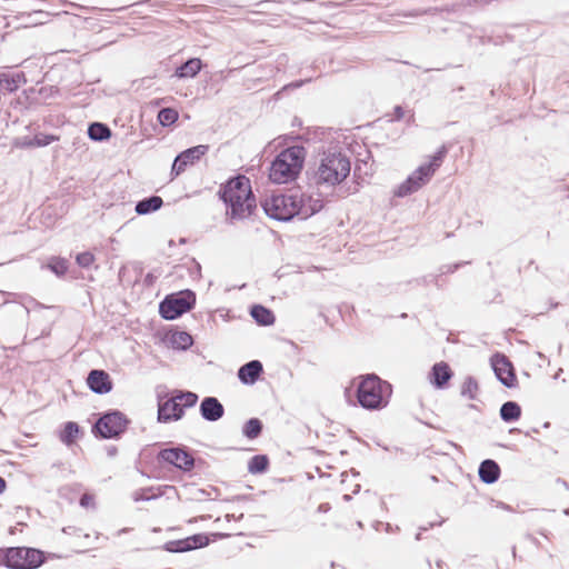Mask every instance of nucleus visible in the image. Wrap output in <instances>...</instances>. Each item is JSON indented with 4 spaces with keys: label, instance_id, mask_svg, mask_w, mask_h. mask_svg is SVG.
Segmentation results:
<instances>
[{
    "label": "nucleus",
    "instance_id": "obj_1",
    "mask_svg": "<svg viewBox=\"0 0 569 569\" xmlns=\"http://www.w3.org/2000/svg\"><path fill=\"white\" fill-rule=\"evenodd\" d=\"M350 170L349 157L338 146H331L318 153L311 180L319 190L335 188L347 179Z\"/></svg>",
    "mask_w": 569,
    "mask_h": 569
},
{
    "label": "nucleus",
    "instance_id": "obj_2",
    "mask_svg": "<svg viewBox=\"0 0 569 569\" xmlns=\"http://www.w3.org/2000/svg\"><path fill=\"white\" fill-rule=\"evenodd\" d=\"M218 194L226 204L227 216L231 220L249 218L257 208L250 180L246 176L239 174L230 178L221 184Z\"/></svg>",
    "mask_w": 569,
    "mask_h": 569
},
{
    "label": "nucleus",
    "instance_id": "obj_3",
    "mask_svg": "<svg viewBox=\"0 0 569 569\" xmlns=\"http://www.w3.org/2000/svg\"><path fill=\"white\" fill-rule=\"evenodd\" d=\"M307 151L302 146L283 149L271 162L269 178L274 183L293 181L303 168Z\"/></svg>",
    "mask_w": 569,
    "mask_h": 569
},
{
    "label": "nucleus",
    "instance_id": "obj_4",
    "mask_svg": "<svg viewBox=\"0 0 569 569\" xmlns=\"http://www.w3.org/2000/svg\"><path fill=\"white\" fill-rule=\"evenodd\" d=\"M356 398L360 407L367 410H379L388 405L385 389L388 383L375 373L356 377L352 382Z\"/></svg>",
    "mask_w": 569,
    "mask_h": 569
},
{
    "label": "nucleus",
    "instance_id": "obj_5",
    "mask_svg": "<svg viewBox=\"0 0 569 569\" xmlns=\"http://www.w3.org/2000/svg\"><path fill=\"white\" fill-rule=\"evenodd\" d=\"M197 401V393L182 390L177 391V393L170 398L159 399L158 421L166 423L180 420L184 415V408L196 406Z\"/></svg>",
    "mask_w": 569,
    "mask_h": 569
},
{
    "label": "nucleus",
    "instance_id": "obj_6",
    "mask_svg": "<svg viewBox=\"0 0 569 569\" xmlns=\"http://www.w3.org/2000/svg\"><path fill=\"white\" fill-rule=\"evenodd\" d=\"M446 157V149L441 148L430 157L428 163L420 166L397 191V196L403 197L421 188L440 168Z\"/></svg>",
    "mask_w": 569,
    "mask_h": 569
},
{
    "label": "nucleus",
    "instance_id": "obj_7",
    "mask_svg": "<svg viewBox=\"0 0 569 569\" xmlns=\"http://www.w3.org/2000/svg\"><path fill=\"white\" fill-rule=\"evenodd\" d=\"M130 420L119 410H110L100 416L92 426V433L101 439H118L127 430Z\"/></svg>",
    "mask_w": 569,
    "mask_h": 569
},
{
    "label": "nucleus",
    "instance_id": "obj_8",
    "mask_svg": "<svg viewBox=\"0 0 569 569\" xmlns=\"http://www.w3.org/2000/svg\"><path fill=\"white\" fill-rule=\"evenodd\" d=\"M196 305V293L190 290H181L166 296L159 303V313L166 320H174L190 311Z\"/></svg>",
    "mask_w": 569,
    "mask_h": 569
},
{
    "label": "nucleus",
    "instance_id": "obj_9",
    "mask_svg": "<svg viewBox=\"0 0 569 569\" xmlns=\"http://www.w3.org/2000/svg\"><path fill=\"white\" fill-rule=\"evenodd\" d=\"M295 192L277 193L267 197L261 203L268 217L278 221H289L297 214Z\"/></svg>",
    "mask_w": 569,
    "mask_h": 569
},
{
    "label": "nucleus",
    "instance_id": "obj_10",
    "mask_svg": "<svg viewBox=\"0 0 569 569\" xmlns=\"http://www.w3.org/2000/svg\"><path fill=\"white\" fill-rule=\"evenodd\" d=\"M6 558L9 569H36L46 560L41 550L28 547H9Z\"/></svg>",
    "mask_w": 569,
    "mask_h": 569
},
{
    "label": "nucleus",
    "instance_id": "obj_11",
    "mask_svg": "<svg viewBox=\"0 0 569 569\" xmlns=\"http://www.w3.org/2000/svg\"><path fill=\"white\" fill-rule=\"evenodd\" d=\"M158 460L172 465L182 471H190L194 467V459L191 453L180 447L160 450Z\"/></svg>",
    "mask_w": 569,
    "mask_h": 569
},
{
    "label": "nucleus",
    "instance_id": "obj_12",
    "mask_svg": "<svg viewBox=\"0 0 569 569\" xmlns=\"http://www.w3.org/2000/svg\"><path fill=\"white\" fill-rule=\"evenodd\" d=\"M209 150L207 144H198L180 152L171 167V174L178 177L182 173L188 166L194 164L201 157H203Z\"/></svg>",
    "mask_w": 569,
    "mask_h": 569
},
{
    "label": "nucleus",
    "instance_id": "obj_13",
    "mask_svg": "<svg viewBox=\"0 0 569 569\" xmlns=\"http://www.w3.org/2000/svg\"><path fill=\"white\" fill-rule=\"evenodd\" d=\"M491 366L497 378L508 388H515L518 379L511 361L501 353H497L491 358Z\"/></svg>",
    "mask_w": 569,
    "mask_h": 569
},
{
    "label": "nucleus",
    "instance_id": "obj_14",
    "mask_svg": "<svg viewBox=\"0 0 569 569\" xmlns=\"http://www.w3.org/2000/svg\"><path fill=\"white\" fill-rule=\"evenodd\" d=\"M209 543L210 539L206 533H196L184 539L168 541L163 549L168 552H187L207 547Z\"/></svg>",
    "mask_w": 569,
    "mask_h": 569
},
{
    "label": "nucleus",
    "instance_id": "obj_15",
    "mask_svg": "<svg viewBox=\"0 0 569 569\" xmlns=\"http://www.w3.org/2000/svg\"><path fill=\"white\" fill-rule=\"evenodd\" d=\"M297 214L301 219H308L323 208V200L318 196L295 192Z\"/></svg>",
    "mask_w": 569,
    "mask_h": 569
},
{
    "label": "nucleus",
    "instance_id": "obj_16",
    "mask_svg": "<svg viewBox=\"0 0 569 569\" xmlns=\"http://www.w3.org/2000/svg\"><path fill=\"white\" fill-rule=\"evenodd\" d=\"M88 388L97 395H106L112 390L110 375L102 369H92L87 377Z\"/></svg>",
    "mask_w": 569,
    "mask_h": 569
},
{
    "label": "nucleus",
    "instance_id": "obj_17",
    "mask_svg": "<svg viewBox=\"0 0 569 569\" xmlns=\"http://www.w3.org/2000/svg\"><path fill=\"white\" fill-rule=\"evenodd\" d=\"M201 417L210 422L218 421L224 415L222 403L216 397H204L200 403Z\"/></svg>",
    "mask_w": 569,
    "mask_h": 569
},
{
    "label": "nucleus",
    "instance_id": "obj_18",
    "mask_svg": "<svg viewBox=\"0 0 569 569\" xmlns=\"http://www.w3.org/2000/svg\"><path fill=\"white\" fill-rule=\"evenodd\" d=\"M262 372V363L259 360H251L239 368L238 379L243 385H253Z\"/></svg>",
    "mask_w": 569,
    "mask_h": 569
},
{
    "label": "nucleus",
    "instance_id": "obj_19",
    "mask_svg": "<svg viewBox=\"0 0 569 569\" xmlns=\"http://www.w3.org/2000/svg\"><path fill=\"white\" fill-rule=\"evenodd\" d=\"M452 370L449 365L445 361H440L433 365L430 373V381L437 388H445L449 380L452 378Z\"/></svg>",
    "mask_w": 569,
    "mask_h": 569
},
{
    "label": "nucleus",
    "instance_id": "obj_20",
    "mask_svg": "<svg viewBox=\"0 0 569 569\" xmlns=\"http://www.w3.org/2000/svg\"><path fill=\"white\" fill-rule=\"evenodd\" d=\"M27 82L23 72L0 73V89L8 92H14L19 87Z\"/></svg>",
    "mask_w": 569,
    "mask_h": 569
},
{
    "label": "nucleus",
    "instance_id": "obj_21",
    "mask_svg": "<svg viewBox=\"0 0 569 569\" xmlns=\"http://www.w3.org/2000/svg\"><path fill=\"white\" fill-rule=\"evenodd\" d=\"M163 206V200L159 196H150L147 198H143L142 200H139L136 203V212L139 216L149 214L152 212H156Z\"/></svg>",
    "mask_w": 569,
    "mask_h": 569
},
{
    "label": "nucleus",
    "instance_id": "obj_22",
    "mask_svg": "<svg viewBox=\"0 0 569 569\" xmlns=\"http://www.w3.org/2000/svg\"><path fill=\"white\" fill-rule=\"evenodd\" d=\"M500 468L493 460H485L479 468V477L486 483H492L498 480Z\"/></svg>",
    "mask_w": 569,
    "mask_h": 569
},
{
    "label": "nucleus",
    "instance_id": "obj_23",
    "mask_svg": "<svg viewBox=\"0 0 569 569\" xmlns=\"http://www.w3.org/2000/svg\"><path fill=\"white\" fill-rule=\"evenodd\" d=\"M201 68L202 62L199 58H190L177 68L176 76L181 79L193 78L201 71Z\"/></svg>",
    "mask_w": 569,
    "mask_h": 569
},
{
    "label": "nucleus",
    "instance_id": "obj_24",
    "mask_svg": "<svg viewBox=\"0 0 569 569\" xmlns=\"http://www.w3.org/2000/svg\"><path fill=\"white\" fill-rule=\"evenodd\" d=\"M250 315L260 326L273 325L276 320L273 312L262 305H253L250 309Z\"/></svg>",
    "mask_w": 569,
    "mask_h": 569
},
{
    "label": "nucleus",
    "instance_id": "obj_25",
    "mask_svg": "<svg viewBox=\"0 0 569 569\" xmlns=\"http://www.w3.org/2000/svg\"><path fill=\"white\" fill-rule=\"evenodd\" d=\"M88 136L93 141H104L111 137L110 128L102 122H92L88 128Z\"/></svg>",
    "mask_w": 569,
    "mask_h": 569
},
{
    "label": "nucleus",
    "instance_id": "obj_26",
    "mask_svg": "<svg viewBox=\"0 0 569 569\" xmlns=\"http://www.w3.org/2000/svg\"><path fill=\"white\" fill-rule=\"evenodd\" d=\"M170 345L173 349L178 350H187L189 349L192 343L193 339L191 335H189L186 331H176L173 332L169 338Z\"/></svg>",
    "mask_w": 569,
    "mask_h": 569
},
{
    "label": "nucleus",
    "instance_id": "obj_27",
    "mask_svg": "<svg viewBox=\"0 0 569 569\" xmlns=\"http://www.w3.org/2000/svg\"><path fill=\"white\" fill-rule=\"evenodd\" d=\"M80 432V427L77 422L68 421L64 423L63 429L60 431V440L67 446H71Z\"/></svg>",
    "mask_w": 569,
    "mask_h": 569
},
{
    "label": "nucleus",
    "instance_id": "obj_28",
    "mask_svg": "<svg viewBox=\"0 0 569 569\" xmlns=\"http://www.w3.org/2000/svg\"><path fill=\"white\" fill-rule=\"evenodd\" d=\"M262 422L258 418H250L247 420L242 427V433L248 439H256L262 432Z\"/></svg>",
    "mask_w": 569,
    "mask_h": 569
},
{
    "label": "nucleus",
    "instance_id": "obj_29",
    "mask_svg": "<svg viewBox=\"0 0 569 569\" xmlns=\"http://www.w3.org/2000/svg\"><path fill=\"white\" fill-rule=\"evenodd\" d=\"M269 467V459L266 455L253 456L248 463V470L252 475L263 473Z\"/></svg>",
    "mask_w": 569,
    "mask_h": 569
},
{
    "label": "nucleus",
    "instance_id": "obj_30",
    "mask_svg": "<svg viewBox=\"0 0 569 569\" xmlns=\"http://www.w3.org/2000/svg\"><path fill=\"white\" fill-rule=\"evenodd\" d=\"M500 416L505 421L518 420L521 416V408L513 401H508L502 405Z\"/></svg>",
    "mask_w": 569,
    "mask_h": 569
},
{
    "label": "nucleus",
    "instance_id": "obj_31",
    "mask_svg": "<svg viewBox=\"0 0 569 569\" xmlns=\"http://www.w3.org/2000/svg\"><path fill=\"white\" fill-rule=\"evenodd\" d=\"M179 118L178 111L173 108H162L158 112V120L161 126L169 127L173 124Z\"/></svg>",
    "mask_w": 569,
    "mask_h": 569
},
{
    "label": "nucleus",
    "instance_id": "obj_32",
    "mask_svg": "<svg viewBox=\"0 0 569 569\" xmlns=\"http://www.w3.org/2000/svg\"><path fill=\"white\" fill-rule=\"evenodd\" d=\"M48 268L58 277H62L68 271V261L64 258L53 257L50 259Z\"/></svg>",
    "mask_w": 569,
    "mask_h": 569
},
{
    "label": "nucleus",
    "instance_id": "obj_33",
    "mask_svg": "<svg viewBox=\"0 0 569 569\" xmlns=\"http://www.w3.org/2000/svg\"><path fill=\"white\" fill-rule=\"evenodd\" d=\"M403 120L407 126L415 123V113L411 110H405L401 107L393 109V122Z\"/></svg>",
    "mask_w": 569,
    "mask_h": 569
},
{
    "label": "nucleus",
    "instance_id": "obj_34",
    "mask_svg": "<svg viewBox=\"0 0 569 569\" xmlns=\"http://www.w3.org/2000/svg\"><path fill=\"white\" fill-rule=\"evenodd\" d=\"M479 391L478 382L468 378L462 386V395L468 396L470 399H476Z\"/></svg>",
    "mask_w": 569,
    "mask_h": 569
},
{
    "label": "nucleus",
    "instance_id": "obj_35",
    "mask_svg": "<svg viewBox=\"0 0 569 569\" xmlns=\"http://www.w3.org/2000/svg\"><path fill=\"white\" fill-rule=\"evenodd\" d=\"M76 262L81 268H90L94 262V254L90 251H83L77 254Z\"/></svg>",
    "mask_w": 569,
    "mask_h": 569
},
{
    "label": "nucleus",
    "instance_id": "obj_36",
    "mask_svg": "<svg viewBox=\"0 0 569 569\" xmlns=\"http://www.w3.org/2000/svg\"><path fill=\"white\" fill-rule=\"evenodd\" d=\"M36 147H46L57 140V137L52 134L39 133L33 137Z\"/></svg>",
    "mask_w": 569,
    "mask_h": 569
},
{
    "label": "nucleus",
    "instance_id": "obj_37",
    "mask_svg": "<svg viewBox=\"0 0 569 569\" xmlns=\"http://www.w3.org/2000/svg\"><path fill=\"white\" fill-rule=\"evenodd\" d=\"M152 488H142L139 490H136L132 495V498L134 501H148L151 499H154L157 495L149 496L148 492H150Z\"/></svg>",
    "mask_w": 569,
    "mask_h": 569
},
{
    "label": "nucleus",
    "instance_id": "obj_38",
    "mask_svg": "<svg viewBox=\"0 0 569 569\" xmlns=\"http://www.w3.org/2000/svg\"><path fill=\"white\" fill-rule=\"evenodd\" d=\"M17 146L21 147V148H34L36 147L34 139L33 138H29V137H24V138H22L21 140H19L17 142Z\"/></svg>",
    "mask_w": 569,
    "mask_h": 569
},
{
    "label": "nucleus",
    "instance_id": "obj_39",
    "mask_svg": "<svg viewBox=\"0 0 569 569\" xmlns=\"http://www.w3.org/2000/svg\"><path fill=\"white\" fill-rule=\"evenodd\" d=\"M91 503H93V497L84 493L80 498V506L81 507H89Z\"/></svg>",
    "mask_w": 569,
    "mask_h": 569
},
{
    "label": "nucleus",
    "instance_id": "obj_40",
    "mask_svg": "<svg viewBox=\"0 0 569 569\" xmlns=\"http://www.w3.org/2000/svg\"><path fill=\"white\" fill-rule=\"evenodd\" d=\"M156 280H157V276H156V274H153L152 272H148V273L146 274V277H144L143 282H144V284H146L147 287H151V286H153V284H154Z\"/></svg>",
    "mask_w": 569,
    "mask_h": 569
},
{
    "label": "nucleus",
    "instance_id": "obj_41",
    "mask_svg": "<svg viewBox=\"0 0 569 569\" xmlns=\"http://www.w3.org/2000/svg\"><path fill=\"white\" fill-rule=\"evenodd\" d=\"M380 527H382L385 529L386 532H389V529H390V523L389 522H381V521H376L373 523V528L376 530H380Z\"/></svg>",
    "mask_w": 569,
    "mask_h": 569
},
{
    "label": "nucleus",
    "instance_id": "obj_42",
    "mask_svg": "<svg viewBox=\"0 0 569 569\" xmlns=\"http://www.w3.org/2000/svg\"><path fill=\"white\" fill-rule=\"evenodd\" d=\"M7 548L0 549V566L7 567Z\"/></svg>",
    "mask_w": 569,
    "mask_h": 569
},
{
    "label": "nucleus",
    "instance_id": "obj_43",
    "mask_svg": "<svg viewBox=\"0 0 569 569\" xmlns=\"http://www.w3.org/2000/svg\"><path fill=\"white\" fill-rule=\"evenodd\" d=\"M310 80L311 79L296 81V82L290 83L289 87L300 88L302 84H305L306 82H309Z\"/></svg>",
    "mask_w": 569,
    "mask_h": 569
},
{
    "label": "nucleus",
    "instance_id": "obj_44",
    "mask_svg": "<svg viewBox=\"0 0 569 569\" xmlns=\"http://www.w3.org/2000/svg\"><path fill=\"white\" fill-rule=\"evenodd\" d=\"M329 505L328 503H321L319 507H318V511L319 512H326L329 510Z\"/></svg>",
    "mask_w": 569,
    "mask_h": 569
},
{
    "label": "nucleus",
    "instance_id": "obj_45",
    "mask_svg": "<svg viewBox=\"0 0 569 569\" xmlns=\"http://www.w3.org/2000/svg\"><path fill=\"white\" fill-rule=\"evenodd\" d=\"M6 486H7L6 480L2 477H0V495L4 491Z\"/></svg>",
    "mask_w": 569,
    "mask_h": 569
},
{
    "label": "nucleus",
    "instance_id": "obj_46",
    "mask_svg": "<svg viewBox=\"0 0 569 569\" xmlns=\"http://www.w3.org/2000/svg\"><path fill=\"white\" fill-rule=\"evenodd\" d=\"M117 453V448L116 447H111L109 450H108V455L109 456H114Z\"/></svg>",
    "mask_w": 569,
    "mask_h": 569
},
{
    "label": "nucleus",
    "instance_id": "obj_47",
    "mask_svg": "<svg viewBox=\"0 0 569 569\" xmlns=\"http://www.w3.org/2000/svg\"><path fill=\"white\" fill-rule=\"evenodd\" d=\"M198 493L202 496L204 495V490H198Z\"/></svg>",
    "mask_w": 569,
    "mask_h": 569
},
{
    "label": "nucleus",
    "instance_id": "obj_48",
    "mask_svg": "<svg viewBox=\"0 0 569 569\" xmlns=\"http://www.w3.org/2000/svg\"><path fill=\"white\" fill-rule=\"evenodd\" d=\"M196 267L198 270H200V264L198 262H196Z\"/></svg>",
    "mask_w": 569,
    "mask_h": 569
}]
</instances>
